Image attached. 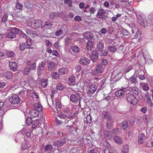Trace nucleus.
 <instances>
[{"instance_id": "f257e3e1", "label": "nucleus", "mask_w": 153, "mask_h": 153, "mask_svg": "<svg viewBox=\"0 0 153 153\" xmlns=\"http://www.w3.org/2000/svg\"><path fill=\"white\" fill-rule=\"evenodd\" d=\"M58 116L61 119L64 120L65 121L67 120L66 122L68 123L69 119L73 118L74 114L69 108L66 107L63 108L62 111L59 114Z\"/></svg>"}, {"instance_id": "f03ea898", "label": "nucleus", "mask_w": 153, "mask_h": 153, "mask_svg": "<svg viewBox=\"0 0 153 153\" xmlns=\"http://www.w3.org/2000/svg\"><path fill=\"white\" fill-rule=\"evenodd\" d=\"M19 31V30L18 28H11L6 33V37L11 39L15 38L16 35L18 34Z\"/></svg>"}, {"instance_id": "7ed1b4c3", "label": "nucleus", "mask_w": 153, "mask_h": 153, "mask_svg": "<svg viewBox=\"0 0 153 153\" xmlns=\"http://www.w3.org/2000/svg\"><path fill=\"white\" fill-rule=\"evenodd\" d=\"M137 22L143 27H146L147 25L145 24L146 22L145 17L144 15L142 13L137 12L135 13Z\"/></svg>"}, {"instance_id": "20e7f679", "label": "nucleus", "mask_w": 153, "mask_h": 153, "mask_svg": "<svg viewBox=\"0 0 153 153\" xmlns=\"http://www.w3.org/2000/svg\"><path fill=\"white\" fill-rule=\"evenodd\" d=\"M104 71V68L102 65L98 64L96 65L95 68L92 70V74L94 76H100L102 74Z\"/></svg>"}, {"instance_id": "39448f33", "label": "nucleus", "mask_w": 153, "mask_h": 153, "mask_svg": "<svg viewBox=\"0 0 153 153\" xmlns=\"http://www.w3.org/2000/svg\"><path fill=\"white\" fill-rule=\"evenodd\" d=\"M30 26L33 28L42 29L44 27L43 22L40 20H32L31 22Z\"/></svg>"}, {"instance_id": "423d86ee", "label": "nucleus", "mask_w": 153, "mask_h": 153, "mask_svg": "<svg viewBox=\"0 0 153 153\" xmlns=\"http://www.w3.org/2000/svg\"><path fill=\"white\" fill-rule=\"evenodd\" d=\"M80 97L79 94H72L70 96V99L71 102L75 103L76 104L79 105L80 104Z\"/></svg>"}, {"instance_id": "0eeeda50", "label": "nucleus", "mask_w": 153, "mask_h": 153, "mask_svg": "<svg viewBox=\"0 0 153 153\" xmlns=\"http://www.w3.org/2000/svg\"><path fill=\"white\" fill-rule=\"evenodd\" d=\"M68 28L66 25H64L60 29L56 31L55 33L56 36H58L62 34L63 36H65L67 33Z\"/></svg>"}, {"instance_id": "6e6552de", "label": "nucleus", "mask_w": 153, "mask_h": 153, "mask_svg": "<svg viewBox=\"0 0 153 153\" xmlns=\"http://www.w3.org/2000/svg\"><path fill=\"white\" fill-rule=\"evenodd\" d=\"M10 103L13 104H18L20 102V99L19 96L15 94L11 97L9 99Z\"/></svg>"}, {"instance_id": "1a4fd4ad", "label": "nucleus", "mask_w": 153, "mask_h": 153, "mask_svg": "<svg viewBox=\"0 0 153 153\" xmlns=\"http://www.w3.org/2000/svg\"><path fill=\"white\" fill-rule=\"evenodd\" d=\"M105 13V12L103 9H99L97 12L96 16L98 18L105 19L107 18V16L104 15Z\"/></svg>"}, {"instance_id": "9d476101", "label": "nucleus", "mask_w": 153, "mask_h": 153, "mask_svg": "<svg viewBox=\"0 0 153 153\" xmlns=\"http://www.w3.org/2000/svg\"><path fill=\"white\" fill-rule=\"evenodd\" d=\"M66 143L65 138L62 137L59 139V140L54 142L53 145L56 147H58L59 146H62Z\"/></svg>"}, {"instance_id": "9b49d317", "label": "nucleus", "mask_w": 153, "mask_h": 153, "mask_svg": "<svg viewBox=\"0 0 153 153\" xmlns=\"http://www.w3.org/2000/svg\"><path fill=\"white\" fill-rule=\"evenodd\" d=\"M99 53L97 51H93L90 58L93 62H96L98 59Z\"/></svg>"}, {"instance_id": "f8f14e48", "label": "nucleus", "mask_w": 153, "mask_h": 153, "mask_svg": "<svg viewBox=\"0 0 153 153\" xmlns=\"http://www.w3.org/2000/svg\"><path fill=\"white\" fill-rule=\"evenodd\" d=\"M90 62V60L85 57H81L79 60L80 64L84 66L88 65Z\"/></svg>"}, {"instance_id": "ddd939ff", "label": "nucleus", "mask_w": 153, "mask_h": 153, "mask_svg": "<svg viewBox=\"0 0 153 153\" xmlns=\"http://www.w3.org/2000/svg\"><path fill=\"white\" fill-rule=\"evenodd\" d=\"M45 61H42L41 62V63L39 64V66L38 67L37 74L39 76L40 74V72L42 73V71H44V67L45 66Z\"/></svg>"}, {"instance_id": "4468645a", "label": "nucleus", "mask_w": 153, "mask_h": 153, "mask_svg": "<svg viewBox=\"0 0 153 153\" xmlns=\"http://www.w3.org/2000/svg\"><path fill=\"white\" fill-rule=\"evenodd\" d=\"M24 30L26 31L27 34L30 35L31 36L34 37L37 35V33L31 29L25 28L24 29Z\"/></svg>"}, {"instance_id": "2eb2a0df", "label": "nucleus", "mask_w": 153, "mask_h": 153, "mask_svg": "<svg viewBox=\"0 0 153 153\" xmlns=\"http://www.w3.org/2000/svg\"><path fill=\"white\" fill-rule=\"evenodd\" d=\"M114 121L112 120V118L107 120L106 123V128L108 129L111 128L113 126Z\"/></svg>"}, {"instance_id": "dca6fc26", "label": "nucleus", "mask_w": 153, "mask_h": 153, "mask_svg": "<svg viewBox=\"0 0 153 153\" xmlns=\"http://www.w3.org/2000/svg\"><path fill=\"white\" fill-rule=\"evenodd\" d=\"M9 66L10 70L13 71H15L17 70L18 66L15 62H10L9 63Z\"/></svg>"}, {"instance_id": "f3484780", "label": "nucleus", "mask_w": 153, "mask_h": 153, "mask_svg": "<svg viewBox=\"0 0 153 153\" xmlns=\"http://www.w3.org/2000/svg\"><path fill=\"white\" fill-rule=\"evenodd\" d=\"M84 36L85 39L88 41L94 40V37L91 34L90 32H87L85 33Z\"/></svg>"}, {"instance_id": "a211bd4d", "label": "nucleus", "mask_w": 153, "mask_h": 153, "mask_svg": "<svg viewBox=\"0 0 153 153\" xmlns=\"http://www.w3.org/2000/svg\"><path fill=\"white\" fill-rule=\"evenodd\" d=\"M97 85L94 84L90 85L88 88V92L90 94H94L97 90Z\"/></svg>"}, {"instance_id": "6ab92c4d", "label": "nucleus", "mask_w": 153, "mask_h": 153, "mask_svg": "<svg viewBox=\"0 0 153 153\" xmlns=\"http://www.w3.org/2000/svg\"><path fill=\"white\" fill-rule=\"evenodd\" d=\"M94 40L88 41L86 43V48L88 50L91 51L93 47Z\"/></svg>"}, {"instance_id": "aec40b11", "label": "nucleus", "mask_w": 153, "mask_h": 153, "mask_svg": "<svg viewBox=\"0 0 153 153\" xmlns=\"http://www.w3.org/2000/svg\"><path fill=\"white\" fill-rule=\"evenodd\" d=\"M126 99L128 102L133 105L134 95L132 94L129 93L126 95Z\"/></svg>"}, {"instance_id": "412c9836", "label": "nucleus", "mask_w": 153, "mask_h": 153, "mask_svg": "<svg viewBox=\"0 0 153 153\" xmlns=\"http://www.w3.org/2000/svg\"><path fill=\"white\" fill-rule=\"evenodd\" d=\"M27 64L29 65V68L30 69L34 70L36 68V63L33 61H30L27 62Z\"/></svg>"}, {"instance_id": "4be33fe9", "label": "nucleus", "mask_w": 153, "mask_h": 153, "mask_svg": "<svg viewBox=\"0 0 153 153\" xmlns=\"http://www.w3.org/2000/svg\"><path fill=\"white\" fill-rule=\"evenodd\" d=\"M48 70L50 71H52L55 69L56 65L55 63L53 62H50L48 65Z\"/></svg>"}, {"instance_id": "5701e85b", "label": "nucleus", "mask_w": 153, "mask_h": 153, "mask_svg": "<svg viewBox=\"0 0 153 153\" xmlns=\"http://www.w3.org/2000/svg\"><path fill=\"white\" fill-rule=\"evenodd\" d=\"M146 139V136L144 134H140L138 138V142L140 144H142Z\"/></svg>"}, {"instance_id": "b1692460", "label": "nucleus", "mask_w": 153, "mask_h": 153, "mask_svg": "<svg viewBox=\"0 0 153 153\" xmlns=\"http://www.w3.org/2000/svg\"><path fill=\"white\" fill-rule=\"evenodd\" d=\"M13 73L10 71H7L5 72L4 76L7 79H11L13 78Z\"/></svg>"}, {"instance_id": "393cba45", "label": "nucleus", "mask_w": 153, "mask_h": 153, "mask_svg": "<svg viewBox=\"0 0 153 153\" xmlns=\"http://www.w3.org/2000/svg\"><path fill=\"white\" fill-rule=\"evenodd\" d=\"M39 112L36 110L32 109L30 111L29 114L30 116L33 117H37L39 114Z\"/></svg>"}, {"instance_id": "a878e982", "label": "nucleus", "mask_w": 153, "mask_h": 153, "mask_svg": "<svg viewBox=\"0 0 153 153\" xmlns=\"http://www.w3.org/2000/svg\"><path fill=\"white\" fill-rule=\"evenodd\" d=\"M55 106L56 107L55 109L57 111H59L58 108L60 109L62 107L60 100L58 99L56 100L55 101Z\"/></svg>"}, {"instance_id": "bb28decb", "label": "nucleus", "mask_w": 153, "mask_h": 153, "mask_svg": "<svg viewBox=\"0 0 153 153\" xmlns=\"http://www.w3.org/2000/svg\"><path fill=\"white\" fill-rule=\"evenodd\" d=\"M114 141L119 144H121L122 143V139L120 137L118 136H115L114 137Z\"/></svg>"}, {"instance_id": "cd10ccee", "label": "nucleus", "mask_w": 153, "mask_h": 153, "mask_svg": "<svg viewBox=\"0 0 153 153\" xmlns=\"http://www.w3.org/2000/svg\"><path fill=\"white\" fill-rule=\"evenodd\" d=\"M104 135L105 137L108 139H111L112 137V134L111 131H106L104 133Z\"/></svg>"}, {"instance_id": "c85d7f7f", "label": "nucleus", "mask_w": 153, "mask_h": 153, "mask_svg": "<svg viewBox=\"0 0 153 153\" xmlns=\"http://www.w3.org/2000/svg\"><path fill=\"white\" fill-rule=\"evenodd\" d=\"M125 92L123 90H119L117 91L115 93V95L116 97H120L122 96L125 93Z\"/></svg>"}, {"instance_id": "c756f323", "label": "nucleus", "mask_w": 153, "mask_h": 153, "mask_svg": "<svg viewBox=\"0 0 153 153\" xmlns=\"http://www.w3.org/2000/svg\"><path fill=\"white\" fill-rule=\"evenodd\" d=\"M34 108L37 111H41L42 110V106L39 103H37L35 104L34 106Z\"/></svg>"}, {"instance_id": "7c9ffc66", "label": "nucleus", "mask_w": 153, "mask_h": 153, "mask_svg": "<svg viewBox=\"0 0 153 153\" xmlns=\"http://www.w3.org/2000/svg\"><path fill=\"white\" fill-rule=\"evenodd\" d=\"M104 46V44L101 42H100L97 44V49L98 51H100L103 50Z\"/></svg>"}, {"instance_id": "2f4dec72", "label": "nucleus", "mask_w": 153, "mask_h": 153, "mask_svg": "<svg viewBox=\"0 0 153 153\" xmlns=\"http://www.w3.org/2000/svg\"><path fill=\"white\" fill-rule=\"evenodd\" d=\"M58 13L57 12H53L49 15V18L51 20H53L54 18L58 17Z\"/></svg>"}, {"instance_id": "473e14b6", "label": "nucleus", "mask_w": 153, "mask_h": 153, "mask_svg": "<svg viewBox=\"0 0 153 153\" xmlns=\"http://www.w3.org/2000/svg\"><path fill=\"white\" fill-rule=\"evenodd\" d=\"M144 73L143 71L140 70L139 71L138 74L139 78L142 80L144 79L145 78L144 75Z\"/></svg>"}, {"instance_id": "72a5a7b5", "label": "nucleus", "mask_w": 153, "mask_h": 153, "mask_svg": "<svg viewBox=\"0 0 153 153\" xmlns=\"http://www.w3.org/2000/svg\"><path fill=\"white\" fill-rule=\"evenodd\" d=\"M51 76L53 78L55 79H58L59 77V74L55 72H52L51 74Z\"/></svg>"}, {"instance_id": "f704fd0d", "label": "nucleus", "mask_w": 153, "mask_h": 153, "mask_svg": "<svg viewBox=\"0 0 153 153\" xmlns=\"http://www.w3.org/2000/svg\"><path fill=\"white\" fill-rule=\"evenodd\" d=\"M28 82L31 86L34 87L36 86V82L33 79H29Z\"/></svg>"}, {"instance_id": "c9c22d12", "label": "nucleus", "mask_w": 153, "mask_h": 153, "mask_svg": "<svg viewBox=\"0 0 153 153\" xmlns=\"http://www.w3.org/2000/svg\"><path fill=\"white\" fill-rule=\"evenodd\" d=\"M8 14L7 13L4 14L1 17V22L2 23H5L7 20V18Z\"/></svg>"}, {"instance_id": "e433bc0d", "label": "nucleus", "mask_w": 153, "mask_h": 153, "mask_svg": "<svg viewBox=\"0 0 153 153\" xmlns=\"http://www.w3.org/2000/svg\"><path fill=\"white\" fill-rule=\"evenodd\" d=\"M71 49L74 53H78L80 51V48L76 46H74L71 47Z\"/></svg>"}, {"instance_id": "4c0bfd02", "label": "nucleus", "mask_w": 153, "mask_h": 153, "mask_svg": "<svg viewBox=\"0 0 153 153\" xmlns=\"http://www.w3.org/2000/svg\"><path fill=\"white\" fill-rule=\"evenodd\" d=\"M19 49L20 51H23L26 48H27L26 45H25V43L23 42H22L20 43L19 46Z\"/></svg>"}, {"instance_id": "58836bf2", "label": "nucleus", "mask_w": 153, "mask_h": 153, "mask_svg": "<svg viewBox=\"0 0 153 153\" xmlns=\"http://www.w3.org/2000/svg\"><path fill=\"white\" fill-rule=\"evenodd\" d=\"M102 117L104 119H106L107 120L111 118V115L106 112H104L102 115Z\"/></svg>"}, {"instance_id": "ea45409f", "label": "nucleus", "mask_w": 153, "mask_h": 153, "mask_svg": "<svg viewBox=\"0 0 153 153\" xmlns=\"http://www.w3.org/2000/svg\"><path fill=\"white\" fill-rule=\"evenodd\" d=\"M108 50L111 52H114L117 49L114 45L109 46L107 48Z\"/></svg>"}, {"instance_id": "a19ab883", "label": "nucleus", "mask_w": 153, "mask_h": 153, "mask_svg": "<svg viewBox=\"0 0 153 153\" xmlns=\"http://www.w3.org/2000/svg\"><path fill=\"white\" fill-rule=\"evenodd\" d=\"M128 147L127 145H124L123 147L122 153H128Z\"/></svg>"}, {"instance_id": "79ce46f5", "label": "nucleus", "mask_w": 153, "mask_h": 153, "mask_svg": "<svg viewBox=\"0 0 153 153\" xmlns=\"http://www.w3.org/2000/svg\"><path fill=\"white\" fill-rule=\"evenodd\" d=\"M71 42V38L67 37L65 39V43L67 46H70Z\"/></svg>"}, {"instance_id": "37998d69", "label": "nucleus", "mask_w": 153, "mask_h": 153, "mask_svg": "<svg viewBox=\"0 0 153 153\" xmlns=\"http://www.w3.org/2000/svg\"><path fill=\"white\" fill-rule=\"evenodd\" d=\"M58 71L61 75H64L67 72V71L66 68H62L59 69Z\"/></svg>"}, {"instance_id": "c03bdc74", "label": "nucleus", "mask_w": 153, "mask_h": 153, "mask_svg": "<svg viewBox=\"0 0 153 153\" xmlns=\"http://www.w3.org/2000/svg\"><path fill=\"white\" fill-rule=\"evenodd\" d=\"M26 122L27 125L28 126L30 125L33 123V120L30 117H28L27 118L26 120Z\"/></svg>"}, {"instance_id": "a18cd8bd", "label": "nucleus", "mask_w": 153, "mask_h": 153, "mask_svg": "<svg viewBox=\"0 0 153 153\" xmlns=\"http://www.w3.org/2000/svg\"><path fill=\"white\" fill-rule=\"evenodd\" d=\"M52 149V146L51 145L48 144L45 146L44 150L45 152L49 151L51 150Z\"/></svg>"}, {"instance_id": "49530a36", "label": "nucleus", "mask_w": 153, "mask_h": 153, "mask_svg": "<svg viewBox=\"0 0 153 153\" xmlns=\"http://www.w3.org/2000/svg\"><path fill=\"white\" fill-rule=\"evenodd\" d=\"M58 13V17H59L60 18H62L65 16L66 14V13L64 11L61 12H57Z\"/></svg>"}, {"instance_id": "de8ad7c7", "label": "nucleus", "mask_w": 153, "mask_h": 153, "mask_svg": "<svg viewBox=\"0 0 153 153\" xmlns=\"http://www.w3.org/2000/svg\"><path fill=\"white\" fill-rule=\"evenodd\" d=\"M39 122L38 120H36L33 122L32 128H35L39 124Z\"/></svg>"}, {"instance_id": "09e8293b", "label": "nucleus", "mask_w": 153, "mask_h": 153, "mask_svg": "<svg viewBox=\"0 0 153 153\" xmlns=\"http://www.w3.org/2000/svg\"><path fill=\"white\" fill-rule=\"evenodd\" d=\"M48 80L45 79H43L42 80L41 84L42 86L44 88L45 87L48 85Z\"/></svg>"}, {"instance_id": "8fccbe9b", "label": "nucleus", "mask_w": 153, "mask_h": 153, "mask_svg": "<svg viewBox=\"0 0 153 153\" xmlns=\"http://www.w3.org/2000/svg\"><path fill=\"white\" fill-rule=\"evenodd\" d=\"M64 88V86L62 83L59 84L56 86V89L59 91H62Z\"/></svg>"}, {"instance_id": "3c124183", "label": "nucleus", "mask_w": 153, "mask_h": 153, "mask_svg": "<svg viewBox=\"0 0 153 153\" xmlns=\"http://www.w3.org/2000/svg\"><path fill=\"white\" fill-rule=\"evenodd\" d=\"M6 55L8 57H13L14 55V53L13 52L11 51H7L6 52Z\"/></svg>"}, {"instance_id": "603ef678", "label": "nucleus", "mask_w": 153, "mask_h": 153, "mask_svg": "<svg viewBox=\"0 0 153 153\" xmlns=\"http://www.w3.org/2000/svg\"><path fill=\"white\" fill-rule=\"evenodd\" d=\"M111 131L114 134H117L119 133V129L118 128H114Z\"/></svg>"}, {"instance_id": "864d4df0", "label": "nucleus", "mask_w": 153, "mask_h": 153, "mask_svg": "<svg viewBox=\"0 0 153 153\" xmlns=\"http://www.w3.org/2000/svg\"><path fill=\"white\" fill-rule=\"evenodd\" d=\"M85 120H86L89 125L91 123V118L90 114H88L86 118H85Z\"/></svg>"}, {"instance_id": "5fc2aeb1", "label": "nucleus", "mask_w": 153, "mask_h": 153, "mask_svg": "<svg viewBox=\"0 0 153 153\" xmlns=\"http://www.w3.org/2000/svg\"><path fill=\"white\" fill-rule=\"evenodd\" d=\"M75 80V77L74 75H72L70 76L68 81L71 83H74Z\"/></svg>"}, {"instance_id": "6e6d98bb", "label": "nucleus", "mask_w": 153, "mask_h": 153, "mask_svg": "<svg viewBox=\"0 0 153 153\" xmlns=\"http://www.w3.org/2000/svg\"><path fill=\"white\" fill-rule=\"evenodd\" d=\"M53 23L52 21H50L49 20H47L45 22V25L47 26L51 27V26L53 25Z\"/></svg>"}, {"instance_id": "4d7b16f0", "label": "nucleus", "mask_w": 153, "mask_h": 153, "mask_svg": "<svg viewBox=\"0 0 153 153\" xmlns=\"http://www.w3.org/2000/svg\"><path fill=\"white\" fill-rule=\"evenodd\" d=\"M101 51V55L102 56H105L108 54V52L107 50H102L100 51Z\"/></svg>"}, {"instance_id": "13d9d810", "label": "nucleus", "mask_w": 153, "mask_h": 153, "mask_svg": "<svg viewBox=\"0 0 153 153\" xmlns=\"http://www.w3.org/2000/svg\"><path fill=\"white\" fill-rule=\"evenodd\" d=\"M30 68H29V67L25 68L24 69V74L25 75H26L27 74H28L30 72Z\"/></svg>"}, {"instance_id": "bf43d9fd", "label": "nucleus", "mask_w": 153, "mask_h": 153, "mask_svg": "<svg viewBox=\"0 0 153 153\" xmlns=\"http://www.w3.org/2000/svg\"><path fill=\"white\" fill-rule=\"evenodd\" d=\"M26 42L27 43V45L29 46H31L32 45V44L33 43V41L31 39H30V38H29L28 39H27Z\"/></svg>"}, {"instance_id": "052dcab7", "label": "nucleus", "mask_w": 153, "mask_h": 153, "mask_svg": "<svg viewBox=\"0 0 153 153\" xmlns=\"http://www.w3.org/2000/svg\"><path fill=\"white\" fill-rule=\"evenodd\" d=\"M122 127L123 129L126 130L128 127V124L126 121H123V122Z\"/></svg>"}, {"instance_id": "680f3d73", "label": "nucleus", "mask_w": 153, "mask_h": 153, "mask_svg": "<svg viewBox=\"0 0 153 153\" xmlns=\"http://www.w3.org/2000/svg\"><path fill=\"white\" fill-rule=\"evenodd\" d=\"M22 7V5L20 4L19 2H18L16 3V7L17 9L20 10Z\"/></svg>"}, {"instance_id": "e2e57ef3", "label": "nucleus", "mask_w": 153, "mask_h": 153, "mask_svg": "<svg viewBox=\"0 0 153 153\" xmlns=\"http://www.w3.org/2000/svg\"><path fill=\"white\" fill-rule=\"evenodd\" d=\"M74 19L76 21L80 22L82 20V19L80 16H75Z\"/></svg>"}, {"instance_id": "0e129e2a", "label": "nucleus", "mask_w": 153, "mask_h": 153, "mask_svg": "<svg viewBox=\"0 0 153 153\" xmlns=\"http://www.w3.org/2000/svg\"><path fill=\"white\" fill-rule=\"evenodd\" d=\"M45 43L46 45L48 47L51 46L52 45V43L50 42L48 40H46L45 41Z\"/></svg>"}, {"instance_id": "69168bd1", "label": "nucleus", "mask_w": 153, "mask_h": 153, "mask_svg": "<svg viewBox=\"0 0 153 153\" xmlns=\"http://www.w3.org/2000/svg\"><path fill=\"white\" fill-rule=\"evenodd\" d=\"M64 3L68 4L70 7H71L72 5V2L71 0H65Z\"/></svg>"}, {"instance_id": "338daca9", "label": "nucleus", "mask_w": 153, "mask_h": 153, "mask_svg": "<svg viewBox=\"0 0 153 153\" xmlns=\"http://www.w3.org/2000/svg\"><path fill=\"white\" fill-rule=\"evenodd\" d=\"M101 64L103 66H106L108 64V62L106 60H102L101 61Z\"/></svg>"}, {"instance_id": "774afa93", "label": "nucleus", "mask_w": 153, "mask_h": 153, "mask_svg": "<svg viewBox=\"0 0 153 153\" xmlns=\"http://www.w3.org/2000/svg\"><path fill=\"white\" fill-rule=\"evenodd\" d=\"M81 66L79 65H77L76 67L75 70L76 72L79 73L81 70Z\"/></svg>"}]
</instances>
